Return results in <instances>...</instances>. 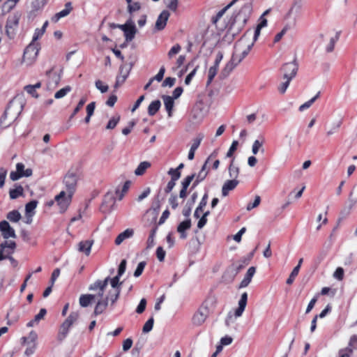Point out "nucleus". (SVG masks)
<instances>
[{
  "mask_svg": "<svg viewBox=\"0 0 357 357\" xmlns=\"http://www.w3.org/2000/svg\"><path fill=\"white\" fill-rule=\"evenodd\" d=\"M244 39L241 38L234 45V52L232 54L231 60L226 64L225 67L222 70L224 75H228L234 68L241 62V61L250 52L253 43L251 44H245Z\"/></svg>",
  "mask_w": 357,
  "mask_h": 357,
  "instance_id": "obj_1",
  "label": "nucleus"
},
{
  "mask_svg": "<svg viewBox=\"0 0 357 357\" xmlns=\"http://www.w3.org/2000/svg\"><path fill=\"white\" fill-rule=\"evenodd\" d=\"M22 107V102L20 98L15 97L12 99L0 119V126L8 127L21 113Z\"/></svg>",
  "mask_w": 357,
  "mask_h": 357,
  "instance_id": "obj_2",
  "label": "nucleus"
},
{
  "mask_svg": "<svg viewBox=\"0 0 357 357\" xmlns=\"http://www.w3.org/2000/svg\"><path fill=\"white\" fill-rule=\"evenodd\" d=\"M120 292L121 290L119 289L115 290L113 293L109 291L104 299H99L95 306L93 314L98 316L103 313L106 310L109 301L111 305H114L118 300Z\"/></svg>",
  "mask_w": 357,
  "mask_h": 357,
  "instance_id": "obj_3",
  "label": "nucleus"
},
{
  "mask_svg": "<svg viewBox=\"0 0 357 357\" xmlns=\"http://www.w3.org/2000/svg\"><path fill=\"white\" fill-rule=\"evenodd\" d=\"M21 15L19 13H15L8 17L6 24V33L9 38H13L15 35V31L18 27Z\"/></svg>",
  "mask_w": 357,
  "mask_h": 357,
  "instance_id": "obj_4",
  "label": "nucleus"
},
{
  "mask_svg": "<svg viewBox=\"0 0 357 357\" xmlns=\"http://www.w3.org/2000/svg\"><path fill=\"white\" fill-rule=\"evenodd\" d=\"M39 52L38 44L31 43L24 50L22 61L26 65L32 64L36 59Z\"/></svg>",
  "mask_w": 357,
  "mask_h": 357,
  "instance_id": "obj_5",
  "label": "nucleus"
},
{
  "mask_svg": "<svg viewBox=\"0 0 357 357\" xmlns=\"http://www.w3.org/2000/svg\"><path fill=\"white\" fill-rule=\"evenodd\" d=\"M109 280L110 279L109 277L106 278L103 280H98L89 286V290L96 292L95 294H93L96 296V298H98V300L105 298L104 293L108 285V282Z\"/></svg>",
  "mask_w": 357,
  "mask_h": 357,
  "instance_id": "obj_6",
  "label": "nucleus"
},
{
  "mask_svg": "<svg viewBox=\"0 0 357 357\" xmlns=\"http://www.w3.org/2000/svg\"><path fill=\"white\" fill-rule=\"evenodd\" d=\"M32 169L28 168L24 169V165L22 162H19L16 165V171L11 172L10 174V178L12 181H17L22 177H29L32 175Z\"/></svg>",
  "mask_w": 357,
  "mask_h": 357,
  "instance_id": "obj_7",
  "label": "nucleus"
},
{
  "mask_svg": "<svg viewBox=\"0 0 357 357\" xmlns=\"http://www.w3.org/2000/svg\"><path fill=\"white\" fill-rule=\"evenodd\" d=\"M119 29L123 31L124 36L127 42H130L133 40L137 32V29L131 20H128L124 24L121 25Z\"/></svg>",
  "mask_w": 357,
  "mask_h": 357,
  "instance_id": "obj_8",
  "label": "nucleus"
},
{
  "mask_svg": "<svg viewBox=\"0 0 357 357\" xmlns=\"http://www.w3.org/2000/svg\"><path fill=\"white\" fill-rule=\"evenodd\" d=\"M72 195L67 194L65 191H61L55 197L54 199L57 202L62 212H64L69 206L72 200Z\"/></svg>",
  "mask_w": 357,
  "mask_h": 357,
  "instance_id": "obj_9",
  "label": "nucleus"
},
{
  "mask_svg": "<svg viewBox=\"0 0 357 357\" xmlns=\"http://www.w3.org/2000/svg\"><path fill=\"white\" fill-rule=\"evenodd\" d=\"M16 248L15 241H4L0 244V261L8 258V255L14 252Z\"/></svg>",
  "mask_w": 357,
  "mask_h": 357,
  "instance_id": "obj_10",
  "label": "nucleus"
},
{
  "mask_svg": "<svg viewBox=\"0 0 357 357\" xmlns=\"http://www.w3.org/2000/svg\"><path fill=\"white\" fill-rule=\"evenodd\" d=\"M63 182L66 188L67 194L73 195L77 185V178L75 173L68 172L64 177Z\"/></svg>",
  "mask_w": 357,
  "mask_h": 357,
  "instance_id": "obj_11",
  "label": "nucleus"
},
{
  "mask_svg": "<svg viewBox=\"0 0 357 357\" xmlns=\"http://www.w3.org/2000/svg\"><path fill=\"white\" fill-rule=\"evenodd\" d=\"M298 70V64L294 59L292 62L284 63L281 68V71L283 73V78H288L291 77L293 78L296 76Z\"/></svg>",
  "mask_w": 357,
  "mask_h": 357,
  "instance_id": "obj_12",
  "label": "nucleus"
},
{
  "mask_svg": "<svg viewBox=\"0 0 357 357\" xmlns=\"http://www.w3.org/2000/svg\"><path fill=\"white\" fill-rule=\"evenodd\" d=\"M0 231L2 236L8 239L9 238H16V234L14 229L10 227V224L6 220L0 222Z\"/></svg>",
  "mask_w": 357,
  "mask_h": 357,
  "instance_id": "obj_13",
  "label": "nucleus"
},
{
  "mask_svg": "<svg viewBox=\"0 0 357 357\" xmlns=\"http://www.w3.org/2000/svg\"><path fill=\"white\" fill-rule=\"evenodd\" d=\"M170 16V13L168 10H164L161 12V13L158 17L155 24V29L157 31L163 30L167 24V22Z\"/></svg>",
  "mask_w": 357,
  "mask_h": 357,
  "instance_id": "obj_14",
  "label": "nucleus"
},
{
  "mask_svg": "<svg viewBox=\"0 0 357 357\" xmlns=\"http://www.w3.org/2000/svg\"><path fill=\"white\" fill-rule=\"evenodd\" d=\"M195 176V174L187 176L183 180L181 181V189L179 192V197L181 199H185L188 195V188L190 185L191 182L193 181Z\"/></svg>",
  "mask_w": 357,
  "mask_h": 357,
  "instance_id": "obj_15",
  "label": "nucleus"
},
{
  "mask_svg": "<svg viewBox=\"0 0 357 357\" xmlns=\"http://www.w3.org/2000/svg\"><path fill=\"white\" fill-rule=\"evenodd\" d=\"M130 69L127 68L126 66L121 65L119 68V73L116 76L114 87L118 88L122 85L128 77Z\"/></svg>",
  "mask_w": 357,
  "mask_h": 357,
  "instance_id": "obj_16",
  "label": "nucleus"
},
{
  "mask_svg": "<svg viewBox=\"0 0 357 357\" xmlns=\"http://www.w3.org/2000/svg\"><path fill=\"white\" fill-rule=\"evenodd\" d=\"M208 317L207 310L199 308L198 311L192 317V323L195 326H201L203 324Z\"/></svg>",
  "mask_w": 357,
  "mask_h": 357,
  "instance_id": "obj_17",
  "label": "nucleus"
},
{
  "mask_svg": "<svg viewBox=\"0 0 357 357\" xmlns=\"http://www.w3.org/2000/svg\"><path fill=\"white\" fill-rule=\"evenodd\" d=\"M239 183L237 179L227 180L225 182L222 188V194L223 196H227L229 191L233 190Z\"/></svg>",
  "mask_w": 357,
  "mask_h": 357,
  "instance_id": "obj_18",
  "label": "nucleus"
},
{
  "mask_svg": "<svg viewBox=\"0 0 357 357\" xmlns=\"http://www.w3.org/2000/svg\"><path fill=\"white\" fill-rule=\"evenodd\" d=\"M247 302H248V294L246 292H244L243 294H242L241 298L238 301V307L235 310L234 314L236 317H239L243 314V313L245 309Z\"/></svg>",
  "mask_w": 357,
  "mask_h": 357,
  "instance_id": "obj_19",
  "label": "nucleus"
},
{
  "mask_svg": "<svg viewBox=\"0 0 357 357\" xmlns=\"http://www.w3.org/2000/svg\"><path fill=\"white\" fill-rule=\"evenodd\" d=\"M216 303L217 301L214 296L208 297L202 303L200 308L207 310L208 314L209 315L210 312L215 309Z\"/></svg>",
  "mask_w": 357,
  "mask_h": 357,
  "instance_id": "obj_20",
  "label": "nucleus"
},
{
  "mask_svg": "<svg viewBox=\"0 0 357 357\" xmlns=\"http://www.w3.org/2000/svg\"><path fill=\"white\" fill-rule=\"evenodd\" d=\"M191 227V220L190 219L181 222L177 227V231L180 234L181 238H187L185 231Z\"/></svg>",
  "mask_w": 357,
  "mask_h": 357,
  "instance_id": "obj_21",
  "label": "nucleus"
},
{
  "mask_svg": "<svg viewBox=\"0 0 357 357\" xmlns=\"http://www.w3.org/2000/svg\"><path fill=\"white\" fill-rule=\"evenodd\" d=\"M93 244V241L86 240L80 241L78 244V250L89 256L91 253V247Z\"/></svg>",
  "mask_w": 357,
  "mask_h": 357,
  "instance_id": "obj_22",
  "label": "nucleus"
},
{
  "mask_svg": "<svg viewBox=\"0 0 357 357\" xmlns=\"http://www.w3.org/2000/svg\"><path fill=\"white\" fill-rule=\"evenodd\" d=\"M73 10V6L71 2H67L65 4V8L60 12L56 13L54 16L52 17V21L56 22L60 18L64 17L70 14V13Z\"/></svg>",
  "mask_w": 357,
  "mask_h": 357,
  "instance_id": "obj_23",
  "label": "nucleus"
},
{
  "mask_svg": "<svg viewBox=\"0 0 357 357\" xmlns=\"http://www.w3.org/2000/svg\"><path fill=\"white\" fill-rule=\"evenodd\" d=\"M256 272V268L254 266H251L248 268L244 278L241 281L239 288L246 287L252 280V277L254 276Z\"/></svg>",
  "mask_w": 357,
  "mask_h": 357,
  "instance_id": "obj_24",
  "label": "nucleus"
},
{
  "mask_svg": "<svg viewBox=\"0 0 357 357\" xmlns=\"http://www.w3.org/2000/svg\"><path fill=\"white\" fill-rule=\"evenodd\" d=\"M134 231L132 229H127L124 231L120 233L115 239V244L119 245L124 240L130 238L133 236Z\"/></svg>",
  "mask_w": 357,
  "mask_h": 357,
  "instance_id": "obj_25",
  "label": "nucleus"
},
{
  "mask_svg": "<svg viewBox=\"0 0 357 357\" xmlns=\"http://www.w3.org/2000/svg\"><path fill=\"white\" fill-rule=\"evenodd\" d=\"M95 298L96 296L93 294H82L79 297V303L82 307H86Z\"/></svg>",
  "mask_w": 357,
  "mask_h": 357,
  "instance_id": "obj_26",
  "label": "nucleus"
},
{
  "mask_svg": "<svg viewBox=\"0 0 357 357\" xmlns=\"http://www.w3.org/2000/svg\"><path fill=\"white\" fill-rule=\"evenodd\" d=\"M216 157V154L214 153H213L212 154L210 155V156L207 158V160H206L205 163L204 164V165L202 166V169L200 170V172H199V174H197V178L199 181H202L203 180H204V178L206 177L207 174H208V171L206 170V165L207 163L208 162V161L212 158H215Z\"/></svg>",
  "mask_w": 357,
  "mask_h": 357,
  "instance_id": "obj_27",
  "label": "nucleus"
},
{
  "mask_svg": "<svg viewBox=\"0 0 357 357\" xmlns=\"http://www.w3.org/2000/svg\"><path fill=\"white\" fill-rule=\"evenodd\" d=\"M70 326L67 325L65 322H63L59 328V331L57 335V339L59 341H63L67 336Z\"/></svg>",
  "mask_w": 357,
  "mask_h": 357,
  "instance_id": "obj_28",
  "label": "nucleus"
},
{
  "mask_svg": "<svg viewBox=\"0 0 357 357\" xmlns=\"http://www.w3.org/2000/svg\"><path fill=\"white\" fill-rule=\"evenodd\" d=\"M160 106H161V103L159 100L152 101L148 107L149 115L154 116L160 109Z\"/></svg>",
  "mask_w": 357,
  "mask_h": 357,
  "instance_id": "obj_29",
  "label": "nucleus"
},
{
  "mask_svg": "<svg viewBox=\"0 0 357 357\" xmlns=\"http://www.w3.org/2000/svg\"><path fill=\"white\" fill-rule=\"evenodd\" d=\"M37 338H38L37 333L35 331H31L27 337H22V339H21L22 344H36V341Z\"/></svg>",
  "mask_w": 357,
  "mask_h": 357,
  "instance_id": "obj_30",
  "label": "nucleus"
},
{
  "mask_svg": "<svg viewBox=\"0 0 357 357\" xmlns=\"http://www.w3.org/2000/svg\"><path fill=\"white\" fill-rule=\"evenodd\" d=\"M130 183H131L130 181H126L124 183L123 185L122 186V188L121 190L119 188H117L116 190L115 193H116L117 199L119 200H121L123 198L125 194L128 192V190L130 186Z\"/></svg>",
  "mask_w": 357,
  "mask_h": 357,
  "instance_id": "obj_31",
  "label": "nucleus"
},
{
  "mask_svg": "<svg viewBox=\"0 0 357 357\" xmlns=\"http://www.w3.org/2000/svg\"><path fill=\"white\" fill-rule=\"evenodd\" d=\"M151 167V163L147 161H144L139 163L138 167L135 170V174L137 176L143 175L146 169Z\"/></svg>",
  "mask_w": 357,
  "mask_h": 357,
  "instance_id": "obj_32",
  "label": "nucleus"
},
{
  "mask_svg": "<svg viewBox=\"0 0 357 357\" xmlns=\"http://www.w3.org/2000/svg\"><path fill=\"white\" fill-rule=\"evenodd\" d=\"M163 100H164V104H165V109L168 112V116H172V110L174 107V98L172 97L167 96L163 97Z\"/></svg>",
  "mask_w": 357,
  "mask_h": 357,
  "instance_id": "obj_33",
  "label": "nucleus"
},
{
  "mask_svg": "<svg viewBox=\"0 0 357 357\" xmlns=\"http://www.w3.org/2000/svg\"><path fill=\"white\" fill-rule=\"evenodd\" d=\"M24 192V189L22 185H17L14 189H11L9 191V195L10 199H15L22 196Z\"/></svg>",
  "mask_w": 357,
  "mask_h": 357,
  "instance_id": "obj_34",
  "label": "nucleus"
},
{
  "mask_svg": "<svg viewBox=\"0 0 357 357\" xmlns=\"http://www.w3.org/2000/svg\"><path fill=\"white\" fill-rule=\"evenodd\" d=\"M6 218L11 222H17L21 219L22 215L17 210H13L8 213Z\"/></svg>",
  "mask_w": 357,
  "mask_h": 357,
  "instance_id": "obj_35",
  "label": "nucleus"
},
{
  "mask_svg": "<svg viewBox=\"0 0 357 357\" xmlns=\"http://www.w3.org/2000/svg\"><path fill=\"white\" fill-rule=\"evenodd\" d=\"M229 176L232 179H237L239 174V168L234 165V159L231 160V163L229 166Z\"/></svg>",
  "mask_w": 357,
  "mask_h": 357,
  "instance_id": "obj_36",
  "label": "nucleus"
},
{
  "mask_svg": "<svg viewBox=\"0 0 357 357\" xmlns=\"http://www.w3.org/2000/svg\"><path fill=\"white\" fill-rule=\"evenodd\" d=\"M79 316V314L77 312H72L63 322L71 327L77 321Z\"/></svg>",
  "mask_w": 357,
  "mask_h": 357,
  "instance_id": "obj_37",
  "label": "nucleus"
},
{
  "mask_svg": "<svg viewBox=\"0 0 357 357\" xmlns=\"http://www.w3.org/2000/svg\"><path fill=\"white\" fill-rule=\"evenodd\" d=\"M320 93V91H319L313 98L301 105L299 107V111L302 112L306 109H308L315 102V100L319 98Z\"/></svg>",
  "mask_w": 357,
  "mask_h": 357,
  "instance_id": "obj_38",
  "label": "nucleus"
},
{
  "mask_svg": "<svg viewBox=\"0 0 357 357\" xmlns=\"http://www.w3.org/2000/svg\"><path fill=\"white\" fill-rule=\"evenodd\" d=\"M38 204V202L36 200H32L29 202H28L25 206V211H26V216H28L29 214H34L33 211L36 208Z\"/></svg>",
  "mask_w": 357,
  "mask_h": 357,
  "instance_id": "obj_39",
  "label": "nucleus"
},
{
  "mask_svg": "<svg viewBox=\"0 0 357 357\" xmlns=\"http://www.w3.org/2000/svg\"><path fill=\"white\" fill-rule=\"evenodd\" d=\"M16 5V1L7 0L5 1L2 6V11L3 13L10 12Z\"/></svg>",
  "mask_w": 357,
  "mask_h": 357,
  "instance_id": "obj_40",
  "label": "nucleus"
},
{
  "mask_svg": "<svg viewBox=\"0 0 357 357\" xmlns=\"http://www.w3.org/2000/svg\"><path fill=\"white\" fill-rule=\"evenodd\" d=\"M218 70V67L217 66H212L211 67H210L208 73L207 85L211 84V83L213 82L214 77L217 75Z\"/></svg>",
  "mask_w": 357,
  "mask_h": 357,
  "instance_id": "obj_41",
  "label": "nucleus"
},
{
  "mask_svg": "<svg viewBox=\"0 0 357 357\" xmlns=\"http://www.w3.org/2000/svg\"><path fill=\"white\" fill-rule=\"evenodd\" d=\"M46 75L49 77V78H51V77L52 76V81L55 85H57L59 83L61 80V75L54 73L53 68L47 71Z\"/></svg>",
  "mask_w": 357,
  "mask_h": 357,
  "instance_id": "obj_42",
  "label": "nucleus"
},
{
  "mask_svg": "<svg viewBox=\"0 0 357 357\" xmlns=\"http://www.w3.org/2000/svg\"><path fill=\"white\" fill-rule=\"evenodd\" d=\"M298 273H299V266H296L294 268L289 277L287 278V282H286L287 284L289 285L291 284L294 282L296 277L298 275Z\"/></svg>",
  "mask_w": 357,
  "mask_h": 357,
  "instance_id": "obj_43",
  "label": "nucleus"
},
{
  "mask_svg": "<svg viewBox=\"0 0 357 357\" xmlns=\"http://www.w3.org/2000/svg\"><path fill=\"white\" fill-rule=\"evenodd\" d=\"M71 91V87L70 86H66V87L61 89L54 94V98L56 99L61 98L64 97L68 92Z\"/></svg>",
  "mask_w": 357,
  "mask_h": 357,
  "instance_id": "obj_44",
  "label": "nucleus"
},
{
  "mask_svg": "<svg viewBox=\"0 0 357 357\" xmlns=\"http://www.w3.org/2000/svg\"><path fill=\"white\" fill-rule=\"evenodd\" d=\"M181 50V47L179 44L174 45L167 53L169 59H172L174 56L177 54Z\"/></svg>",
  "mask_w": 357,
  "mask_h": 357,
  "instance_id": "obj_45",
  "label": "nucleus"
},
{
  "mask_svg": "<svg viewBox=\"0 0 357 357\" xmlns=\"http://www.w3.org/2000/svg\"><path fill=\"white\" fill-rule=\"evenodd\" d=\"M181 50V47L179 44L174 45L167 53L169 59H172L174 56L177 54Z\"/></svg>",
  "mask_w": 357,
  "mask_h": 357,
  "instance_id": "obj_46",
  "label": "nucleus"
},
{
  "mask_svg": "<svg viewBox=\"0 0 357 357\" xmlns=\"http://www.w3.org/2000/svg\"><path fill=\"white\" fill-rule=\"evenodd\" d=\"M153 324H154V319L153 317H151L144 324L143 328H142L143 333H146L150 332L153 328Z\"/></svg>",
  "mask_w": 357,
  "mask_h": 357,
  "instance_id": "obj_47",
  "label": "nucleus"
},
{
  "mask_svg": "<svg viewBox=\"0 0 357 357\" xmlns=\"http://www.w3.org/2000/svg\"><path fill=\"white\" fill-rule=\"evenodd\" d=\"M47 25H48V22L46 21L43 24V26L42 29H36V32H35L34 36L33 37V41H35V40H38L40 37H41L43 35V33H45V29L47 26Z\"/></svg>",
  "mask_w": 357,
  "mask_h": 357,
  "instance_id": "obj_48",
  "label": "nucleus"
},
{
  "mask_svg": "<svg viewBox=\"0 0 357 357\" xmlns=\"http://www.w3.org/2000/svg\"><path fill=\"white\" fill-rule=\"evenodd\" d=\"M203 137L204 136L199 134L196 138L193 139L190 149L196 151L199 148Z\"/></svg>",
  "mask_w": 357,
  "mask_h": 357,
  "instance_id": "obj_49",
  "label": "nucleus"
},
{
  "mask_svg": "<svg viewBox=\"0 0 357 357\" xmlns=\"http://www.w3.org/2000/svg\"><path fill=\"white\" fill-rule=\"evenodd\" d=\"M120 277L121 276H119L117 275H116L115 277H114L113 278H112L110 280L111 286L114 289L113 290L110 291L111 292L113 293L116 289H119L120 290L119 285L121 284V283H119Z\"/></svg>",
  "mask_w": 357,
  "mask_h": 357,
  "instance_id": "obj_50",
  "label": "nucleus"
},
{
  "mask_svg": "<svg viewBox=\"0 0 357 357\" xmlns=\"http://www.w3.org/2000/svg\"><path fill=\"white\" fill-rule=\"evenodd\" d=\"M168 174L171 176L172 180L176 181L180 178L181 173L176 169L170 168L168 171Z\"/></svg>",
  "mask_w": 357,
  "mask_h": 357,
  "instance_id": "obj_51",
  "label": "nucleus"
},
{
  "mask_svg": "<svg viewBox=\"0 0 357 357\" xmlns=\"http://www.w3.org/2000/svg\"><path fill=\"white\" fill-rule=\"evenodd\" d=\"M261 202V197L259 195L255 196V200L253 202H250L248 204L246 209L248 211H251L252 209L257 207Z\"/></svg>",
  "mask_w": 357,
  "mask_h": 357,
  "instance_id": "obj_52",
  "label": "nucleus"
},
{
  "mask_svg": "<svg viewBox=\"0 0 357 357\" xmlns=\"http://www.w3.org/2000/svg\"><path fill=\"white\" fill-rule=\"evenodd\" d=\"M199 66L197 65L194 67L193 70L186 76L185 79V84L188 85L191 82L192 78L195 75L197 71L198 70Z\"/></svg>",
  "mask_w": 357,
  "mask_h": 357,
  "instance_id": "obj_53",
  "label": "nucleus"
},
{
  "mask_svg": "<svg viewBox=\"0 0 357 357\" xmlns=\"http://www.w3.org/2000/svg\"><path fill=\"white\" fill-rule=\"evenodd\" d=\"M210 214L208 211H206L203 215L201 217L199 220L197 222V227L199 229L203 228L207 222V216Z\"/></svg>",
  "mask_w": 357,
  "mask_h": 357,
  "instance_id": "obj_54",
  "label": "nucleus"
},
{
  "mask_svg": "<svg viewBox=\"0 0 357 357\" xmlns=\"http://www.w3.org/2000/svg\"><path fill=\"white\" fill-rule=\"evenodd\" d=\"M146 262L145 261H141L137 265V267L136 268V270L134 272V276L137 278L139 276H140L143 271H144V269L146 266Z\"/></svg>",
  "mask_w": 357,
  "mask_h": 357,
  "instance_id": "obj_55",
  "label": "nucleus"
},
{
  "mask_svg": "<svg viewBox=\"0 0 357 357\" xmlns=\"http://www.w3.org/2000/svg\"><path fill=\"white\" fill-rule=\"evenodd\" d=\"M110 204L111 205H114L115 203V197L109 193H107L105 195L104 200L102 204V208H103L105 204Z\"/></svg>",
  "mask_w": 357,
  "mask_h": 357,
  "instance_id": "obj_56",
  "label": "nucleus"
},
{
  "mask_svg": "<svg viewBox=\"0 0 357 357\" xmlns=\"http://www.w3.org/2000/svg\"><path fill=\"white\" fill-rule=\"evenodd\" d=\"M284 79H286L285 82H282L278 87V90L281 93H285L287 87L289 86V84L291 80L292 79V78H291V77H289L288 78H284Z\"/></svg>",
  "mask_w": 357,
  "mask_h": 357,
  "instance_id": "obj_57",
  "label": "nucleus"
},
{
  "mask_svg": "<svg viewBox=\"0 0 357 357\" xmlns=\"http://www.w3.org/2000/svg\"><path fill=\"white\" fill-rule=\"evenodd\" d=\"M141 8V4L139 2H134L131 3V4L128 6V11L129 13L132 14V13L139 10Z\"/></svg>",
  "mask_w": 357,
  "mask_h": 357,
  "instance_id": "obj_58",
  "label": "nucleus"
},
{
  "mask_svg": "<svg viewBox=\"0 0 357 357\" xmlns=\"http://www.w3.org/2000/svg\"><path fill=\"white\" fill-rule=\"evenodd\" d=\"M156 229H157V228L155 227L150 232L149 236L147 239V247L148 248H151V247L153 246V245H154V238H155Z\"/></svg>",
  "mask_w": 357,
  "mask_h": 357,
  "instance_id": "obj_59",
  "label": "nucleus"
},
{
  "mask_svg": "<svg viewBox=\"0 0 357 357\" xmlns=\"http://www.w3.org/2000/svg\"><path fill=\"white\" fill-rule=\"evenodd\" d=\"M353 354V349L346 347L339 351L340 357H350Z\"/></svg>",
  "mask_w": 357,
  "mask_h": 357,
  "instance_id": "obj_60",
  "label": "nucleus"
},
{
  "mask_svg": "<svg viewBox=\"0 0 357 357\" xmlns=\"http://www.w3.org/2000/svg\"><path fill=\"white\" fill-rule=\"evenodd\" d=\"M263 146V141H259L258 139L255 140L252 144V151L253 154L256 155L259 152V149Z\"/></svg>",
  "mask_w": 357,
  "mask_h": 357,
  "instance_id": "obj_61",
  "label": "nucleus"
},
{
  "mask_svg": "<svg viewBox=\"0 0 357 357\" xmlns=\"http://www.w3.org/2000/svg\"><path fill=\"white\" fill-rule=\"evenodd\" d=\"M169 204H170L172 209H176L178 206V197L176 195H171L170 197L169 198Z\"/></svg>",
  "mask_w": 357,
  "mask_h": 357,
  "instance_id": "obj_62",
  "label": "nucleus"
},
{
  "mask_svg": "<svg viewBox=\"0 0 357 357\" xmlns=\"http://www.w3.org/2000/svg\"><path fill=\"white\" fill-rule=\"evenodd\" d=\"M227 6L220 10L215 16H213L211 19V22L213 24H216L218 21L222 17L227 9Z\"/></svg>",
  "mask_w": 357,
  "mask_h": 357,
  "instance_id": "obj_63",
  "label": "nucleus"
},
{
  "mask_svg": "<svg viewBox=\"0 0 357 357\" xmlns=\"http://www.w3.org/2000/svg\"><path fill=\"white\" fill-rule=\"evenodd\" d=\"M347 347L352 348L354 349H357V335H353L351 336L349 342V345Z\"/></svg>",
  "mask_w": 357,
  "mask_h": 357,
  "instance_id": "obj_64",
  "label": "nucleus"
}]
</instances>
